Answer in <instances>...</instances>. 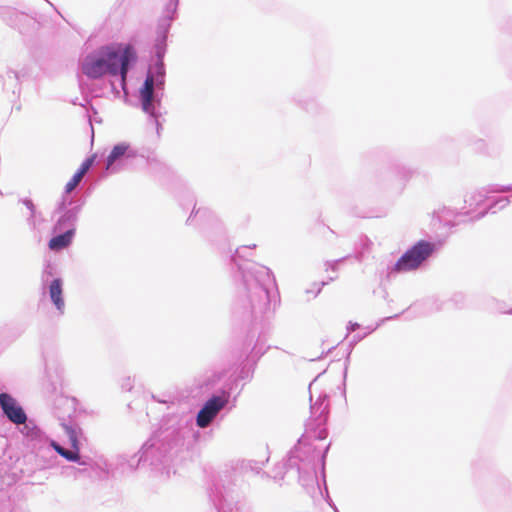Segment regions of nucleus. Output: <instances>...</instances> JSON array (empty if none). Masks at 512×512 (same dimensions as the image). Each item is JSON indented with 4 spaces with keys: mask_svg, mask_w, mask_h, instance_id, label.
<instances>
[{
    "mask_svg": "<svg viewBox=\"0 0 512 512\" xmlns=\"http://www.w3.org/2000/svg\"><path fill=\"white\" fill-rule=\"evenodd\" d=\"M256 245L241 246L232 255V262L241 277L238 296L232 305V314L243 321H257L270 310L271 289L276 280L270 268L250 261L248 256Z\"/></svg>",
    "mask_w": 512,
    "mask_h": 512,
    "instance_id": "nucleus-1",
    "label": "nucleus"
},
{
    "mask_svg": "<svg viewBox=\"0 0 512 512\" xmlns=\"http://www.w3.org/2000/svg\"><path fill=\"white\" fill-rule=\"evenodd\" d=\"M192 425V419L187 417L171 415L164 418L160 428L143 444L138 465L149 466L169 477L172 457L184 445Z\"/></svg>",
    "mask_w": 512,
    "mask_h": 512,
    "instance_id": "nucleus-2",
    "label": "nucleus"
},
{
    "mask_svg": "<svg viewBox=\"0 0 512 512\" xmlns=\"http://www.w3.org/2000/svg\"><path fill=\"white\" fill-rule=\"evenodd\" d=\"M329 446L323 451L317 450L305 438L298 440L297 444L288 452L287 457L273 470L274 479L279 481H297L312 497L318 493L322 495L319 485L316 466L320 464L324 474L325 458Z\"/></svg>",
    "mask_w": 512,
    "mask_h": 512,
    "instance_id": "nucleus-3",
    "label": "nucleus"
},
{
    "mask_svg": "<svg viewBox=\"0 0 512 512\" xmlns=\"http://www.w3.org/2000/svg\"><path fill=\"white\" fill-rule=\"evenodd\" d=\"M263 462L231 460L226 463L213 480L209 497L218 512H251L240 502L238 481L247 471L259 472Z\"/></svg>",
    "mask_w": 512,
    "mask_h": 512,
    "instance_id": "nucleus-4",
    "label": "nucleus"
},
{
    "mask_svg": "<svg viewBox=\"0 0 512 512\" xmlns=\"http://www.w3.org/2000/svg\"><path fill=\"white\" fill-rule=\"evenodd\" d=\"M137 60L131 45H105L89 53L81 62V71L89 79H100L105 75L120 76L122 88L126 87V77Z\"/></svg>",
    "mask_w": 512,
    "mask_h": 512,
    "instance_id": "nucleus-5",
    "label": "nucleus"
},
{
    "mask_svg": "<svg viewBox=\"0 0 512 512\" xmlns=\"http://www.w3.org/2000/svg\"><path fill=\"white\" fill-rule=\"evenodd\" d=\"M156 73L147 72L142 86L139 89L138 99L140 107L154 122L157 134L160 133L161 117L160 107L164 95L165 70L158 65Z\"/></svg>",
    "mask_w": 512,
    "mask_h": 512,
    "instance_id": "nucleus-6",
    "label": "nucleus"
},
{
    "mask_svg": "<svg viewBox=\"0 0 512 512\" xmlns=\"http://www.w3.org/2000/svg\"><path fill=\"white\" fill-rule=\"evenodd\" d=\"M63 430L68 437L71 450L61 446L57 441L51 439L49 441L50 447L58 453L61 457L69 462H75L80 466H89L92 462L90 457L81 456V439L84 438L82 429L76 423H62Z\"/></svg>",
    "mask_w": 512,
    "mask_h": 512,
    "instance_id": "nucleus-7",
    "label": "nucleus"
},
{
    "mask_svg": "<svg viewBox=\"0 0 512 512\" xmlns=\"http://www.w3.org/2000/svg\"><path fill=\"white\" fill-rule=\"evenodd\" d=\"M434 243L419 240L409 248L391 267L388 275L393 273L408 272L419 268L435 251Z\"/></svg>",
    "mask_w": 512,
    "mask_h": 512,
    "instance_id": "nucleus-8",
    "label": "nucleus"
},
{
    "mask_svg": "<svg viewBox=\"0 0 512 512\" xmlns=\"http://www.w3.org/2000/svg\"><path fill=\"white\" fill-rule=\"evenodd\" d=\"M310 412L311 417L307 423V433L317 440L325 439L328 435L325 428L329 414L328 395L320 394L316 402L311 404Z\"/></svg>",
    "mask_w": 512,
    "mask_h": 512,
    "instance_id": "nucleus-9",
    "label": "nucleus"
},
{
    "mask_svg": "<svg viewBox=\"0 0 512 512\" xmlns=\"http://www.w3.org/2000/svg\"><path fill=\"white\" fill-rule=\"evenodd\" d=\"M82 206L83 202L81 200L74 199L71 196H63L56 210L59 217L54 224L53 231L71 230L75 234V226Z\"/></svg>",
    "mask_w": 512,
    "mask_h": 512,
    "instance_id": "nucleus-10",
    "label": "nucleus"
},
{
    "mask_svg": "<svg viewBox=\"0 0 512 512\" xmlns=\"http://www.w3.org/2000/svg\"><path fill=\"white\" fill-rule=\"evenodd\" d=\"M0 409L7 419L15 425L24 424L27 431L25 434L30 437H36L39 430L36 427L29 428L26 424L27 414L22 406L9 393H0Z\"/></svg>",
    "mask_w": 512,
    "mask_h": 512,
    "instance_id": "nucleus-11",
    "label": "nucleus"
},
{
    "mask_svg": "<svg viewBox=\"0 0 512 512\" xmlns=\"http://www.w3.org/2000/svg\"><path fill=\"white\" fill-rule=\"evenodd\" d=\"M143 156L139 150L129 142L115 144L106 158L105 170L110 173H118L123 170L125 161Z\"/></svg>",
    "mask_w": 512,
    "mask_h": 512,
    "instance_id": "nucleus-12",
    "label": "nucleus"
},
{
    "mask_svg": "<svg viewBox=\"0 0 512 512\" xmlns=\"http://www.w3.org/2000/svg\"><path fill=\"white\" fill-rule=\"evenodd\" d=\"M229 395H213L211 396L198 411L196 416V424L200 428H206L216 418L220 410L228 403Z\"/></svg>",
    "mask_w": 512,
    "mask_h": 512,
    "instance_id": "nucleus-13",
    "label": "nucleus"
},
{
    "mask_svg": "<svg viewBox=\"0 0 512 512\" xmlns=\"http://www.w3.org/2000/svg\"><path fill=\"white\" fill-rule=\"evenodd\" d=\"M512 191L511 185H490L486 188L467 192L464 197L465 206L463 214L469 215L488 198L490 193H504Z\"/></svg>",
    "mask_w": 512,
    "mask_h": 512,
    "instance_id": "nucleus-14",
    "label": "nucleus"
},
{
    "mask_svg": "<svg viewBox=\"0 0 512 512\" xmlns=\"http://www.w3.org/2000/svg\"><path fill=\"white\" fill-rule=\"evenodd\" d=\"M50 301L55 306L59 316L65 313V300L63 297V281L61 278H54L48 285Z\"/></svg>",
    "mask_w": 512,
    "mask_h": 512,
    "instance_id": "nucleus-15",
    "label": "nucleus"
},
{
    "mask_svg": "<svg viewBox=\"0 0 512 512\" xmlns=\"http://www.w3.org/2000/svg\"><path fill=\"white\" fill-rule=\"evenodd\" d=\"M48 243V247L50 250L58 252L65 248H67L71 243L75 236V234L71 230L67 231H57Z\"/></svg>",
    "mask_w": 512,
    "mask_h": 512,
    "instance_id": "nucleus-16",
    "label": "nucleus"
},
{
    "mask_svg": "<svg viewBox=\"0 0 512 512\" xmlns=\"http://www.w3.org/2000/svg\"><path fill=\"white\" fill-rule=\"evenodd\" d=\"M510 203V199L508 197H500L497 200L493 201L488 207L478 212L476 215L471 217V220H479L483 218L488 212L496 213L498 210L505 208Z\"/></svg>",
    "mask_w": 512,
    "mask_h": 512,
    "instance_id": "nucleus-17",
    "label": "nucleus"
},
{
    "mask_svg": "<svg viewBox=\"0 0 512 512\" xmlns=\"http://www.w3.org/2000/svg\"><path fill=\"white\" fill-rule=\"evenodd\" d=\"M166 52V39H156L155 44V53L157 57V61L153 66H150L147 72L156 73V68L158 65H161V67L165 70L164 63H163V57Z\"/></svg>",
    "mask_w": 512,
    "mask_h": 512,
    "instance_id": "nucleus-18",
    "label": "nucleus"
},
{
    "mask_svg": "<svg viewBox=\"0 0 512 512\" xmlns=\"http://www.w3.org/2000/svg\"><path fill=\"white\" fill-rule=\"evenodd\" d=\"M172 19L169 17H161L157 25V39H166L171 28Z\"/></svg>",
    "mask_w": 512,
    "mask_h": 512,
    "instance_id": "nucleus-19",
    "label": "nucleus"
},
{
    "mask_svg": "<svg viewBox=\"0 0 512 512\" xmlns=\"http://www.w3.org/2000/svg\"><path fill=\"white\" fill-rule=\"evenodd\" d=\"M177 8H178V0H170L164 8L162 17H169L172 20H174L176 13H177Z\"/></svg>",
    "mask_w": 512,
    "mask_h": 512,
    "instance_id": "nucleus-20",
    "label": "nucleus"
},
{
    "mask_svg": "<svg viewBox=\"0 0 512 512\" xmlns=\"http://www.w3.org/2000/svg\"><path fill=\"white\" fill-rule=\"evenodd\" d=\"M83 176L79 173H75L70 181L65 186V192L63 196H70V193L76 188V186L80 183Z\"/></svg>",
    "mask_w": 512,
    "mask_h": 512,
    "instance_id": "nucleus-21",
    "label": "nucleus"
},
{
    "mask_svg": "<svg viewBox=\"0 0 512 512\" xmlns=\"http://www.w3.org/2000/svg\"><path fill=\"white\" fill-rule=\"evenodd\" d=\"M95 161V155H92L88 158H86L81 166L79 167V169L76 171L77 173H79L80 175L84 176L88 170L92 167L93 163Z\"/></svg>",
    "mask_w": 512,
    "mask_h": 512,
    "instance_id": "nucleus-22",
    "label": "nucleus"
},
{
    "mask_svg": "<svg viewBox=\"0 0 512 512\" xmlns=\"http://www.w3.org/2000/svg\"><path fill=\"white\" fill-rule=\"evenodd\" d=\"M209 210L206 209V208H196V205H194L193 207V210L189 216V218L187 219V222H190L191 221V218L192 216L194 215L195 217H199V218H204L206 217L208 214H209Z\"/></svg>",
    "mask_w": 512,
    "mask_h": 512,
    "instance_id": "nucleus-23",
    "label": "nucleus"
},
{
    "mask_svg": "<svg viewBox=\"0 0 512 512\" xmlns=\"http://www.w3.org/2000/svg\"><path fill=\"white\" fill-rule=\"evenodd\" d=\"M21 201L27 207V209L30 211V217L28 218V221H29V223H31V220L34 218V214H35V205L33 204L32 200L27 199V198H25Z\"/></svg>",
    "mask_w": 512,
    "mask_h": 512,
    "instance_id": "nucleus-24",
    "label": "nucleus"
},
{
    "mask_svg": "<svg viewBox=\"0 0 512 512\" xmlns=\"http://www.w3.org/2000/svg\"><path fill=\"white\" fill-rule=\"evenodd\" d=\"M121 387L125 391H131L133 387V381L130 377H126L122 380Z\"/></svg>",
    "mask_w": 512,
    "mask_h": 512,
    "instance_id": "nucleus-25",
    "label": "nucleus"
},
{
    "mask_svg": "<svg viewBox=\"0 0 512 512\" xmlns=\"http://www.w3.org/2000/svg\"><path fill=\"white\" fill-rule=\"evenodd\" d=\"M345 258H341V259H337V260H334V261H331V262H327L326 263V266H327V269H331L333 271H336L337 268H338V264L340 262H342Z\"/></svg>",
    "mask_w": 512,
    "mask_h": 512,
    "instance_id": "nucleus-26",
    "label": "nucleus"
},
{
    "mask_svg": "<svg viewBox=\"0 0 512 512\" xmlns=\"http://www.w3.org/2000/svg\"><path fill=\"white\" fill-rule=\"evenodd\" d=\"M54 460H56V457H51L49 460L45 461L44 464H43V467L44 468H49V467H52L53 464H54Z\"/></svg>",
    "mask_w": 512,
    "mask_h": 512,
    "instance_id": "nucleus-27",
    "label": "nucleus"
},
{
    "mask_svg": "<svg viewBox=\"0 0 512 512\" xmlns=\"http://www.w3.org/2000/svg\"><path fill=\"white\" fill-rule=\"evenodd\" d=\"M7 77L8 78H14L15 80H18L19 79V76H18V73L13 71V70H9L7 72Z\"/></svg>",
    "mask_w": 512,
    "mask_h": 512,
    "instance_id": "nucleus-28",
    "label": "nucleus"
},
{
    "mask_svg": "<svg viewBox=\"0 0 512 512\" xmlns=\"http://www.w3.org/2000/svg\"><path fill=\"white\" fill-rule=\"evenodd\" d=\"M326 284H328V282H326V281L321 282L320 286H318L317 289L315 290L314 296H317L321 292L322 287H324Z\"/></svg>",
    "mask_w": 512,
    "mask_h": 512,
    "instance_id": "nucleus-29",
    "label": "nucleus"
},
{
    "mask_svg": "<svg viewBox=\"0 0 512 512\" xmlns=\"http://www.w3.org/2000/svg\"><path fill=\"white\" fill-rule=\"evenodd\" d=\"M251 353H252L253 356L254 355H258V357H260L263 354V352L257 350V346L256 345L253 347Z\"/></svg>",
    "mask_w": 512,
    "mask_h": 512,
    "instance_id": "nucleus-30",
    "label": "nucleus"
},
{
    "mask_svg": "<svg viewBox=\"0 0 512 512\" xmlns=\"http://www.w3.org/2000/svg\"><path fill=\"white\" fill-rule=\"evenodd\" d=\"M358 327H359V324H357V323H350V326L348 327V329L351 330V331H354Z\"/></svg>",
    "mask_w": 512,
    "mask_h": 512,
    "instance_id": "nucleus-31",
    "label": "nucleus"
},
{
    "mask_svg": "<svg viewBox=\"0 0 512 512\" xmlns=\"http://www.w3.org/2000/svg\"><path fill=\"white\" fill-rule=\"evenodd\" d=\"M411 173H412V172H411L410 170H407V171L405 170V172H404V174H403V177H408V176H410V175H411Z\"/></svg>",
    "mask_w": 512,
    "mask_h": 512,
    "instance_id": "nucleus-32",
    "label": "nucleus"
},
{
    "mask_svg": "<svg viewBox=\"0 0 512 512\" xmlns=\"http://www.w3.org/2000/svg\"><path fill=\"white\" fill-rule=\"evenodd\" d=\"M48 269H50V267H49V266H47V267H46V269L44 270V275H45V274H49V275L51 274V272H50V271H48Z\"/></svg>",
    "mask_w": 512,
    "mask_h": 512,
    "instance_id": "nucleus-33",
    "label": "nucleus"
},
{
    "mask_svg": "<svg viewBox=\"0 0 512 512\" xmlns=\"http://www.w3.org/2000/svg\"><path fill=\"white\" fill-rule=\"evenodd\" d=\"M70 469H71V471H73L74 473L77 471L74 467H70ZM78 471L80 472L81 470H78Z\"/></svg>",
    "mask_w": 512,
    "mask_h": 512,
    "instance_id": "nucleus-34",
    "label": "nucleus"
},
{
    "mask_svg": "<svg viewBox=\"0 0 512 512\" xmlns=\"http://www.w3.org/2000/svg\"><path fill=\"white\" fill-rule=\"evenodd\" d=\"M397 317H398V315H394L392 317H388L387 319H393V318H397Z\"/></svg>",
    "mask_w": 512,
    "mask_h": 512,
    "instance_id": "nucleus-35",
    "label": "nucleus"
},
{
    "mask_svg": "<svg viewBox=\"0 0 512 512\" xmlns=\"http://www.w3.org/2000/svg\"><path fill=\"white\" fill-rule=\"evenodd\" d=\"M336 277H330L329 280L333 281Z\"/></svg>",
    "mask_w": 512,
    "mask_h": 512,
    "instance_id": "nucleus-36",
    "label": "nucleus"
},
{
    "mask_svg": "<svg viewBox=\"0 0 512 512\" xmlns=\"http://www.w3.org/2000/svg\"><path fill=\"white\" fill-rule=\"evenodd\" d=\"M510 313H512V311Z\"/></svg>",
    "mask_w": 512,
    "mask_h": 512,
    "instance_id": "nucleus-37",
    "label": "nucleus"
}]
</instances>
